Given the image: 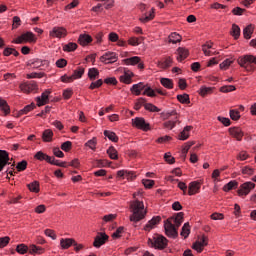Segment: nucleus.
Masks as SVG:
<instances>
[{"mask_svg":"<svg viewBox=\"0 0 256 256\" xmlns=\"http://www.w3.org/2000/svg\"><path fill=\"white\" fill-rule=\"evenodd\" d=\"M19 89L22 91V93H26L28 95L29 93H34V91H37L39 87L35 82H24L19 85Z\"/></svg>","mask_w":256,"mask_h":256,"instance_id":"9d476101","label":"nucleus"},{"mask_svg":"<svg viewBox=\"0 0 256 256\" xmlns=\"http://www.w3.org/2000/svg\"><path fill=\"white\" fill-rule=\"evenodd\" d=\"M177 123H179V116H176L175 120H168L164 122L163 127L164 129H169L171 131V129H173Z\"/></svg>","mask_w":256,"mask_h":256,"instance_id":"c03bdc74","label":"nucleus"},{"mask_svg":"<svg viewBox=\"0 0 256 256\" xmlns=\"http://www.w3.org/2000/svg\"><path fill=\"white\" fill-rule=\"evenodd\" d=\"M255 189V183L253 182H244L241 184L237 190V195L239 197H247L251 191Z\"/></svg>","mask_w":256,"mask_h":256,"instance_id":"39448f33","label":"nucleus"},{"mask_svg":"<svg viewBox=\"0 0 256 256\" xmlns=\"http://www.w3.org/2000/svg\"><path fill=\"white\" fill-rule=\"evenodd\" d=\"M77 47H78L77 43H75V42H69L68 44H65V45L63 46V51H64L65 53H71V52H73V51H77Z\"/></svg>","mask_w":256,"mask_h":256,"instance_id":"49530a36","label":"nucleus"},{"mask_svg":"<svg viewBox=\"0 0 256 256\" xmlns=\"http://www.w3.org/2000/svg\"><path fill=\"white\" fill-rule=\"evenodd\" d=\"M30 65L32 66V69H43L41 67L49 65V62L47 60L35 59L30 63Z\"/></svg>","mask_w":256,"mask_h":256,"instance_id":"cd10ccee","label":"nucleus"},{"mask_svg":"<svg viewBox=\"0 0 256 256\" xmlns=\"http://www.w3.org/2000/svg\"><path fill=\"white\" fill-rule=\"evenodd\" d=\"M237 63L242 69H246V71H251V65H256V56L251 54L243 55L238 57Z\"/></svg>","mask_w":256,"mask_h":256,"instance_id":"7ed1b4c3","label":"nucleus"},{"mask_svg":"<svg viewBox=\"0 0 256 256\" xmlns=\"http://www.w3.org/2000/svg\"><path fill=\"white\" fill-rule=\"evenodd\" d=\"M233 63H235L234 59H226L224 60L222 63H220V69H222L223 71H227V69L229 67H231V65H233Z\"/></svg>","mask_w":256,"mask_h":256,"instance_id":"6e6d98bb","label":"nucleus"},{"mask_svg":"<svg viewBox=\"0 0 256 256\" xmlns=\"http://www.w3.org/2000/svg\"><path fill=\"white\" fill-rule=\"evenodd\" d=\"M230 35L233 36V38L235 40H237V39H239V37H241V28H239V25L232 24Z\"/></svg>","mask_w":256,"mask_h":256,"instance_id":"37998d69","label":"nucleus"},{"mask_svg":"<svg viewBox=\"0 0 256 256\" xmlns=\"http://www.w3.org/2000/svg\"><path fill=\"white\" fill-rule=\"evenodd\" d=\"M49 37L52 39H65V37H67V28L55 26L49 32Z\"/></svg>","mask_w":256,"mask_h":256,"instance_id":"6e6552de","label":"nucleus"},{"mask_svg":"<svg viewBox=\"0 0 256 256\" xmlns=\"http://www.w3.org/2000/svg\"><path fill=\"white\" fill-rule=\"evenodd\" d=\"M241 173L242 175H248L249 177H251V175H255V168L250 166H244L241 169Z\"/></svg>","mask_w":256,"mask_h":256,"instance_id":"13d9d810","label":"nucleus"},{"mask_svg":"<svg viewBox=\"0 0 256 256\" xmlns=\"http://www.w3.org/2000/svg\"><path fill=\"white\" fill-rule=\"evenodd\" d=\"M157 67L163 70L173 67V57L165 56L162 60L157 62Z\"/></svg>","mask_w":256,"mask_h":256,"instance_id":"f3484780","label":"nucleus"},{"mask_svg":"<svg viewBox=\"0 0 256 256\" xmlns=\"http://www.w3.org/2000/svg\"><path fill=\"white\" fill-rule=\"evenodd\" d=\"M75 243V239L73 238H62L60 240L61 249H69Z\"/></svg>","mask_w":256,"mask_h":256,"instance_id":"c85d7f7f","label":"nucleus"},{"mask_svg":"<svg viewBox=\"0 0 256 256\" xmlns=\"http://www.w3.org/2000/svg\"><path fill=\"white\" fill-rule=\"evenodd\" d=\"M45 72H32L26 75V79H43Z\"/></svg>","mask_w":256,"mask_h":256,"instance_id":"bf43d9fd","label":"nucleus"},{"mask_svg":"<svg viewBox=\"0 0 256 256\" xmlns=\"http://www.w3.org/2000/svg\"><path fill=\"white\" fill-rule=\"evenodd\" d=\"M130 211L132 213L130 216V221L133 223H139V221H143V218L147 215L145 204L140 200H134L130 202Z\"/></svg>","mask_w":256,"mask_h":256,"instance_id":"f257e3e1","label":"nucleus"},{"mask_svg":"<svg viewBox=\"0 0 256 256\" xmlns=\"http://www.w3.org/2000/svg\"><path fill=\"white\" fill-rule=\"evenodd\" d=\"M184 217L185 213L179 212L174 217L170 218V221L172 220L175 223L177 229H179V227H181V223H183Z\"/></svg>","mask_w":256,"mask_h":256,"instance_id":"473e14b6","label":"nucleus"},{"mask_svg":"<svg viewBox=\"0 0 256 256\" xmlns=\"http://www.w3.org/2000/svg\"><path fill=\"white\" fill-rule=\"evenodd\" d=\"M183 41V36L177 32H172L168 36V43H172L173 45H177V43H181Z\"/></svg>","mask_w":256,"mask_h":256,"instance_id":"393cba45","label":"nucleus"},{"mask_svg":"<svg viewBox=\"0 0 256 256\" xmlns=\"http://www.w3.org/2000/svg\"><path fill=\"white\" fill-rule=\"evenodd\" d=\"M35 103H31L29 105H26L22 110L19 111L20 115H27V113H30V111H33L35 109Z\"/></svg>","mask_w":256,"mask_h":256,"instance_id":"052dcab7","label":"nucleus"},{"mask_svg":"<svg viewBox=\"0 0 256 256\" xmlns=\"http://www.w3.org/2000/svg\"><path fill=\"white\" fill-rule=\"evenodd\" d=\"M49 95H51V90H45L41 96L36 97V105L37 107H43V105H47L49 103Z\"/></svg>","mask_w":256,"mask_h":256,"instance_id":"2eb2a0df","label":"nucleus"},{"mask_svg":"<svg viewBox=\"0 0 256 256\" xmlns=\"http://www.w3.org/2000/svg\"><path fill=\"white\" fill-rule=\"evenodd\" d=\"M145 87V83L139 82L132 85V87L130 88V92L132 93V95L139 97V95H141V92L145 90Z\"/></svg>","mask_w":256,"mask_h":256,"instance_id":"4be33fe9","label":"nucleus"},{"mask_svg":"<svg viewBox=\"0 0 256 256\" xmlns=\"http://www.w3.org/2000/svg\"><path fill=\"white\" fill-rule=\"evenodd\" d=\"M30 193H39L41 191V185L39 184V181L35 180L26 186Z\"/></svg>","mask_w":256,"mask_h":256,"instance_id":"c756f323","label":"nucleus"},{"mask_svg":"<svg viewBox=\"0 0 256 256\" xmlns=\"http://www.w3.org/2000/svg\"><path fill=\"white\" fill-rule=\"evenodd\" d=\"M202 51L206 57H211L212 55H219V52L213 50V43L206 42L202 45Z\"/></svg>","mask_w":256,"mask_h":256,"instance_id":"412c9836","label":"nucleus"},{"mask_svg":"<svg viewBox=\"0 0 256 256\" xmlns=\"http://www.w3.org/2000/svg\"><path fill=\"white\" fill-rule=\"evenodd\" d=\"M164 160L166 163H168V165H175V157L171 155V152H166L164 154Z\"/></svg>","mask_w":256,"mask_h":256,"instance_id":"69168bd1","label":"nucleus"},{"mask_svg":"<svg viewBox=\"0 0 256 256\" xmlns=\"http://www.w3.org/2000/svg\"><path fill=\"white\" fill-rule=\"evenodd\" d=\"M155 19V8H151L149 15L145 14L139 18L140 23H149Z\"/></svg>","mask_w":256,"mask_h":256,"instance_id":"a878e982","label":"nucleus"},{"mask_svg":"<svg viewBox=\"0 0 256 256\" xmlns=\"http://www.w3.org/2000/svg\"><path fill=\"white\" fill-rule=\"evenodd\" d=\"M177 101L181 103L182 105H189L191 103V98H189V94L184 93V94H178L176 96Z\"/></svg>","mask_w":256,"mask_h":256,"instance_id":"c9c22d12","label":"nucleus"},{"mask_svg":"<svg viewBox=\"0 0 256 256\" xmlns=\"http://www.w3.org/2000/svg\"><path fill=\"white\" fill-rule=\"evenodd\" d=\"M88 78L90 81H95V79L99 78V69L97 68H90L88 70Z\"/></svg>","mask_w":256,"mask_h":256,"instance_id":"3c124183","label":"nucleus"},{"mask_svg":"<svg viewBox=\"0 0 256 256\" xmlns=\"http://www.w3.org/2000/svg\"><path fill=\"white\" fill-rule=\"evenodd\" d=\"M9 165V152L0 150V173Z\"/></svg>","mask_w":256,"mask_h":256,"instance_id":"aec40b11","label":"nucleus"},{"mask_svg":"<svg viewBox=\"0 0 256 256\" xmlns=\"http://www.w3.org/2000/svg\"><path fill=\"white\" fill-rule=\"evenodd\" d=\"M48 163L50 165H55L56 167H64L65 169L69 167V165H67V162H61L59 160H56L55 157H51V156H50V161H48Z\"/></svg>","mask_w":256,"mask_h":256,"instance_id":"09e8293b","label":"nucleus"},{"mask_svg":"<svg viewBox=\"0 0 256 256\" xmlns=\"http://www.w3.org/2000/svg\"><path fill=\"white\" fill-rule=\"evenodd\" d=\"M193 129V126H186L184 127L183 131L180 132L178 139L179 141H187V138L189 137V133Z\"/></svg>","mask_w":256,"mask_h":256,"instance_id":"72a5a7b5","label":"nucleus"},{"mask_svg":"<svg viewBox=\"0 0 256 256\" xmlns=\"http://www.w3.org/2000/svg\"><path fill=\"white\" fill-rule=\"evenodd\" d=\"M122 63L124 65H132V66H135L137 65L138 63H141V57L139 56H133V57H130V58H126V59H123L122 60Z\"/></svg>","mask_w":256,"mask_h":256,"instance_id":"bb28decb","label":"nucleus"},{"mask_svg":"<svg viewBox=\"0 0 256 256\" xmlns=\"http://www.w3.org/2000/svg\"><path fill=\"white\" fill-rule=\"evenodd\" d=\"M0 110L4 113V115H9L11 113V107L7 103V100L0 98Z\"/></svg>","mask_w":256,"mask_h":256,"instance_id":"f704fd0d","label":"nucleus"},{"mask_svg":"<svg viewBox=\"0 0 256 256\" xmlns=\"http://www.w3.org/2000/svg\"><path fill=\"white\" fill-rule=\"evenodd\" d=\"M85 147L91 149V151H97V137H93L85 143Z\"/></svg>","mask_w":256,"mask_h":256,"instance_id":"603ef678","label":"nucleus"},{"mask_svg":"<svg viewBox=\"0 0 256 256\" xmlns=\"http://www.w3.org/2000/svg\"><path fill=\"white\" fill-rule=\"evenodd\" d=\"M85 75V67L78 66L72 73V78L74 81H77V79H81Z\"/></svg>","mask_w":256,"mask_h":256,"instance_id":"2f4dec72","label":"nucleus"},{"mask_svg":"<svg viewBox=\"0 0 256 256\" xmlns=\"http://www.w3.org/2000/svg\"><path fill=\"white\" fill-rule=\"evenodd\" d=\"M16 45H21L23 43H37V36L33 32H26L18 36L16 39L12 41Z\"/></svg>","mask_w":256,"mask_h":256,"instance_id":"20e7f679","label":"nucleus"},{"mask_svg":"<svg viewBox=\"0 0 256 256\" xmlns=\"http://www.w3.org/2000/svg\"><path fill=\"white\" fill-rule=\"evenodd\" d=\"M176 55V60L178 61V63H183V61H185V59L189 57V49L185 47H178L176 50Z\"/></svg>","mask_w":256,"mask_h":256,"instance_id":"a211bd4d","label":"nucleus"},{"mask_svg":"<svg viewBox=\"0 0 256 256\" xmlns=\"http://www.w3.org/2000/svg\"><path fill=\"white\" fill-rule=\"evenodd\" d=\"M232 91H237V88L234 85H226L220 87L221 93H231Z\"/></svg>","mask_w":256,"mask_h":256,"instance_id":"0e129e2a","label":"nucleus"},{"mask_svg":"<svg viewBox=\"0 0 256 256\" xmlns=\"http://www.w3.org/2000/svg\"><path fill=\"white\" fill-rule=\"evenodd\" d=\"M119 61V56L116 52L108 51L100 57V62L104 65H112V63H117Z\"/></svg>","mask_w":256,"mask_h":256,"instance_id":"423d86ee","label":"nucleus"},{"mask_svg":"<svg viewBox=\"0 0 256 256\" xmlns=\"http://www.w3.org/2000/svg\"><path fill=\"white\" fill-rule=\"evenodd\" d=\"M133 77H135V73L131 70H124L123 75L119 77L120 83H124V85H131L133 83Z\"/></svg>","mask_w":256,"mask_h":256,"instance_id":"4468645a","label":"nucleus"},{"mask_svg":"<svg viewBox=\"0 0 256 256\" xmlns=\"http://www.w3.org/2000/svg\"><path fill=\"white\" fill-rule=\"evenodd\" d=\"M146 104H147V99L143 97L138 98L134 104L135 111H139V109H141L142 107H145Z\"/></svg>","mask_w":256,"mask_h":256,"instance_id":"5fc2aeb1","label":"nucleus"},{"mask_svg":"<svg viewBox=\"0 0 256 256\" xmlns=\"http://www.w3.org/2000/svg\"><path fill=\"white\" fill-rule=\"evenodd\" d=\"M132 127L140 129V131H149L151 129V125L147 123L143 117H136L132 119Z\"/></svg>","mask_w":256,"mask_h":256,"instance_id":"0eeeda50","label":"nucleus"},{"mask_svg":"<svg viewBox=\"0 0 256 256\" xmlns=\"http://www.w3.org/2000/svg\"><path fill=\"white\" fill-rule=\"evenodd\" d=\"M28 253L30 255H43V253H45V248H43L41 246H37L35 244H31L29 246Z\"/></svg>","mask_w":256,"mask_h":256,"instance_id":"b1692460","label":"nucleus"},{"mask_svg":"<svg viewBox=\"0 0 256 256\" xmlns=\"http://www.w3.org/2000/svg\"><path fill=\"white\" fill-rule=\"evenodd\" d=\"M160 84L165 89H173V87H175V84L173 83V79H171V78H161Z\"/></svg>","mask_w":256,"mask_h":256,"instance_id":"4c0bfd02","label":"nucleus"},{"mask_svg":"<svg viewBox=\"0 0 256 256\" xmlns=\"http://www.w3.org/2000/svg\"><path fill=\"white\" fill-rule=\"evenodd\" d=\"M107 155L114 161H117V159H119V152H117V149H115L113 146H110L107 149Z\"/></svg>","mask_w":256,"mask_h":256,"instance_id":"a18cd8bd","label":"nucleus"},{"mask_svg":"<svg viewBox=\"0 0 256 256\" xmlns=\"http://www.w3.org/2000/svg\"><path fill=\"white\" fill-rule=\"evenodd\" d=\"M142 95H146L147 97H157V93H155V90H153V88H151L150 86H146L144 88V92L142 93Z\"/></svg>","mask_w":256,"mask_h":256,"instance_id":"e2e57ef3","label":"nucleus"},{"mask_svg":"<svg viewBox=\"0 0 256 256\" xmlns=\"http://www.w3.org/2000/svg\"><path fill=\"white\" fill-rule=\"evenodd\" d=\"M16 169L18 172L25 171V169H27V161L22 160L21 162H18L16 165Z\"/></svg>","mask_w":256,"mask_h":256,"instance_id":"774afa93","label":"nucleus"},{"mask_svg":"<svg viewBox=\"0 0 256 256\" xmlns=\"http://www.w3.org/2000/svg\"><path fill=\"white\" fill-rule=\"evenodd\" d=\"M238 186L239 182H237V180H232L223 186V191L225 193H229V191H232V189H237Z\"/></svg>","mask_w":256,"mask_h":256,"instance_id":"a19ab883","label":"nucleus"},{"mask_svg":"<svg viewBox=\"0 0 256 256\" xmlns=\"http://www.w3.org/2000/svg\"><path fill=\"white\" fill-rule=\"evenodd\" d=\"M230 118L232 121H239L241 119V112L239 110H230Z\"/></svg>","mask_w":256,"mask_h":256,"instance_id":"338daca9","label":"nucleus"},{"mask_svg":"<svg viewBox=\"0 0 256 256\" xmlns=\"http://www.w3.org/2000/svg\"><path fill=\"white\" fill-rule=\"evenodd\" d=\"M228 133L233 139H236V141H243V137H245V132H243L241 127H230Z\"/></svg>","mask_w":256,"mask_h":256,"instance_id":"ddd939ff","label":"nucleus"},{"mask_svg":"<svg viewBox=\"0 0 256 256\" xmlns=\"http://www.w3.org/2000/svg\"><path fill=\"white\" fill-rule=\"evenodd\" d=\"M191 233V226L189 225V222H186L181 230L180 235L184 237V239H187L189 237V234Z\"/></svg>","mask_w":256,"mask_h":256,"instance_id":"8fccbe9b","label":"nucleus"},{"mask_svg":"<svg viewBox=\"0 0 256 256\" xmlns=\"http://www.w3.org/2000/svg\"><path fill=\"white\" fill-rule=\"evenodd\" d=\"M107 241H109V235H107L105 232H98L94 238L93 247L99 249V247L105 245Z\"/></svg>","mask_w":256,"mask_h":256,"instance_id":"1a4fd4ad","label":"nucleus"},{"mask_svg":"<svg viewBox=\"0 0 256 256\" xmlns=\"http://www.w3.org/2000/svg\"><path fill=\"white\" fill-rule=\"evenodd\" d=\"M255 31V27L253 26V24L248 25L247 27H245L243 29V36L244 39H251L253 33Z\"/></svg>","mask_w":256,"mask_h":256,"instance_id":"e433bc0d","label":"nucleus"},{"mask_svg":"<svg viewBox=\"0 0 256 256\" xmlns=\"http://www.w3.org/2000/svg\"><path fill=\"white\" fill-rule=\"evenodd\" d=\"M174 115L177 117V111H175V110H173L172 112H162L160 114V117H161L162 121H167V119H170Z\"/></svg>","mask_w":256,"mask_h":256,"instance_id":"680f3d73","label":"nucleus"},{"mask_svg":"<svg viewBox=\"0 0 256 256\" xmlns=\"http://www.w3.org/2000/svg\"><path fill=\"white\" fill-rule=\"evenodd\" d=\"M116 177H118L119 179H127V181H134L137 175H135V172L133 171L119 170L116 173Z\"/></svg>","mask_w":256,"mask_h":256,"instance_id":"dca6fc26","label":"nucleus"},{"mask_svg":"<svg viewBox=\"0 0 256 256\" xmlns=\"http://www.w3.org/2000/svg\"><path fill=\"white\" fill-rule=\"evenodd\" d=\"M193 145H195V141H188L182 146V155L184 156V159H186L187 153H189V149H191Z\"/></svg>","mask_w":256,"mask_h":256,"instance_id":"de8ad7c7","label":"nucleus"},{"mask_svg":"<svg viewBox=\"0 0 256 256\" xmlns=\"http://www.w3.org/2000/svg\"><path fill=\"white\" fill-rule=\"evenodd\" d=\"M16 251L20 255H25V253H29V246H27L26 244H18L16 246Z\"/></svg>","mask_w":256,"mask_h":256,"instance_id":"4d7b16f0","label":"nucleus"},{"mask_svg":"<svg viewBox=\"0 0 256 256\" xmlns=\"http://www.w3.org/2000/svg\"><path fill=\"white\" fill-rule=\"evenodd\" d=\"M34 159H36L37 161H46V163H49V161H51V156L43 153V151H38L34 155Z\"/></svg>","mask_w":256,"mask_h":256,"instance_id":"ea45409f","label":"nucleus"},{"mask_svg":"<svg viewBox=\"0 0 256 256\" xmlns=\"http://www.w3.org/2000/svg\"><path fill=\"white\" fill-rule=\"evenodd\" d=\"M161 223V216H154L151 220L148 221V223L144 226V230L149 233L152 231V229H155L157 225Z\"/></svg>","mask_w":256,"mask_h":256,"instance_id":"6ab92c4d","label":"nucleus"},{"mask_svg":"<svg viewBox=\"0 0 256 256\" xmlns=\"http://www.w3.org/2000/svg\"><path fill=\"white\" fill-rule=\"evenodd\" d=\"M144 109L150 113H159V111H161V109H159V107L155 106L153 103L144 104Z\"/></svg>","mask_w":256,"mask_h":256,"instance_id":"864d4df0","label":"nucleus"},{"mask_svg":"<svg viewBox=\"0 0 256 256\" xmlns=\"http://www.w3.org/2000/svg\"><path fill=\"white\" fill-rule=\"evenodd\" d=\"M213 89H215V88L202 86V87H200V89L198 91V95H200V97H207V95H212Z\"/></svg>","mask_w":256,"mask_h":256,"instance_id":"58836bf2","label":"nucleus"},{"mask_svg":"<svg viewBox=\"0 0 256 256\" xmlns=\"http://www.w3.org/2000/svg\"><path fill=\"white\" fill-rule=\"evenodd\" d=\"M164 229L167 237H177V228H175V225L171 222V219H167V221H165Z\"/></svg>","mask_w":256,"mask_h":256,"instance_id":"f8f14e48","label":"nucleus"},{"mask_svg":"<svg viewBox=\"0 0 256 256\" xmlns=\"http://www.w3.org/2000/svg\"><path fill=\"white\" fill-rule=\"evenodd\" d=\"M104 136L109 139V141H112V143H118L119 142V136L113 131L105 130Z\"/></svg>","mask_w":256,"mask_h":256,"instance_id":"79ce46f5","label":"nucleus"},{"mask_svg":"<svg viewBox=\"0 0 256 256\" xmlns=\"http://www.w3.org/2000/svg\"><path fill=\"white\" fill-rule=\"evenodd\" d=\"M53 130L51 129H46L42 133V141L44 143H51L53 141Z\"/></svg>","mask_w":256,"mask_h":256,"instance_id":"7c9ffc66","label":"nucleus"},{"mask_svg":"<svg viewBox=\"0 0 256 256\" xmlns=\"http://www.w3.org/2000/svg\"><path fill=\"white\" fill-rule=\"evenodd\" d=\"M148 245L149 247L163 251V249H167L169 240H167L165 236L161 234H155L152 238L148 239Z\"/></svg>","mask_w":256,"mask_h":256,"instance_id":"f03ea898","label":"nucleus"},{"mask_svg":"<svg viewBox=\"0 0 256 256\" xmlns=\"http://www.w3.org/2000/svg\"><path fill=\"white\" fill-rule=\"evenodd\" d=\"M78 43L81 47H87V45L93 43V37L89 34H80L78 37Z\"/></svg>","mask_w":256,"mask_h":256,"instance_id":"5701e85b","label":"nucleus"},{"mask_svg":"<svg viewBox=\"0 0 256 256\" xmlns=\"http://www.w3.org/2000/svg\"><path fill=\"white\" fill-rule=\"evenodd\" d=\"M201 185H203V182L196 180L192 181L188 185V195L190 197H193V195H197L198 193H201Z\"/></svg>","mask_w":256,"mask_h":256,"instance_id":"9b49d317","label":"nucleus"}]
</instances>
